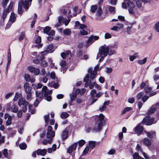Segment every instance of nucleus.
<instances>
[{
  "label": "nucleus",
  "mask_w": 159,
  "mask_h": 159,
  "mask_svg": "<svg viewBox=\"0 0 159 159\" xmlns=\"http://www.w3.org/2000/svg\"><path fill=\"white\" fill-rule=\"evenodd\" d=\"M159 108V102L156 103L155 105H153L148 110V114L150 115L153 113Z\"/></svg>",
  "instance_id": "obj_7"
},
{
  "label": "nucleus",
  "mask_w": 159,
  "mask_h": 159,
  "mask_svg": "<svg viewBox=\"0 0 159 159\" xmlns=\"http://www.w3.org/2000/svg\"><path fill=\"white\" fill-rule=\"evenodd\" d=\"M33 73H34L36 75H38L40 73V70L39 69L37 68L34 70Z\"/></svg>",
  "instance_id": "obj_61"
},
{
  "label": "nucleus",
  "mask_w": 159,
  "mask_h": 159,
  "mask_svg": "<svg viewBox=\"0 0 159 159\" xmlns=\"http://www.w3.org/2000/svg\"><path fill=\"white\" fill-rule=\"evenodd\" d=\"M32 86H36V88L37 89H40L42 87L43 85L42 84H40V83H38L37 84V85H36V84H32Z\"/></svg>",
  "instance_id": "obj_52"
},
{
  "label": "nucleus",
  "mask_w": 159,
  "mask_h": 159,
  "mask_svg": "<svg viewBox=\"0 0 159 159\" xmlns=\"http://www.w3.org/2000/svg\"><path fill=\"white\" fill-rule=\"evenodd\" d=\"M24 88L25 92H32V88L28 83H25L24 84Z\"/></svg>",
  "instance_id": "obj_20"
},
{
  "label": "nucleus",
  "mask_w": 159,
  "mask_h": 159,
  "mask_svg": "<svg viewBox=\"0 0 159 159\" xmlns=\"http://www.w3.org/2000/svg\"><path fill=\"white\" fill-rule=\"evenodd\" d=\"M42 90L44 92V96L46 99L48 101H51L52 99L51 95L52 93V90H48L46 86L43 87Z\"/></svg>",
  "instance_id": "obj_4"
},
{
  "label": "nucleus",
  "mask_w": 159,
  "mask_h": 159,
  "mask_svg": "<svg viewBox=\"0 0 159 159\" xmlns=\"http://www.w3.org/2000/svg\"><path fill=\"white\" fill-rule=\"evenodd\" d=\"M36 152L37 155L43 156L46 154L47 150L46 149H38L36 150Z\"/></svg>",
  "instance_id": "obj_13"
},
{
  "label": "nucleus",
  "mask_w": 159,
  "mask_h": 159,
  "mask_svg": "<svg viewBox=\"0 0 159 159\" xmlns=\"http://www.w3.org/2000/svg\"><path fill=\"white\" fill-rule=\"evenodd\" d=\"M41 100H40L39 99H38L36 98V100H35V102L34 103V105L36 107H37V106L39 104V103L40 102Z\"/></svg>",
  "instance_id": "obj_64"
},
{
  "label": "nucleus",
  "mask_w": 159,
  "mask_h": 159,
  "mask_svg": "<svg viewBox=\"0 0 159 159\" xmlns=\"http://www.w3.org/2000/svg\"><path fill=\"white\" fill-rule=\"evenodd\" d=\"M97 117L98 118V121H99V122L98 121V123H101V125L103 126L105 123V121L104 120V116L102 114H101L99 116H98Z\"/></svg>",
  "instance_id": "obj_16"
},
{
  "label": "nucleus",
  "mask_w": 159,
  "mask_h": 159,
  "mask_svg": "<svg viewBox=\"0 0 159 159\" xmlns=\"http://www.w3.org/2000/svg\"><path fill=\"white\" fill-rule=\"evenodd\" d=\"M132 28V25H131L130 26H128L127 29V32L128 34H130L131 32V30Z\"/></svg>",
  "instance_id": "obj_54"
},
{
  "label": "nucleus",
  "mask_w": 159,
  "mask_h": 159,
  "mask_svg": "<svg viewBox=\"0 0 159 159\" xmlns=\"http://www.w3.org/2000/svg\"><path fill=\"white\" fill-rule=\"evenodd\" d=\"M25 80L27 82H30V80L31 77L30 75L28 74H25L24 76Z\"/></svg>",
  "instance_id": "obj_42"
},
{
  "label": "nucleus",
  "mask_w": 159,
  "mask_h": 159,
  "mask_svg": "<svg viewBox=\"0 0 159 159\" xmlns=\"http://www.w3.org/2000/svg\"><path fill=\"white\" fill-rule=\"evenodd\" d=\"M48 61L49 63H50V66L51 68H53L54 66V64L52 63V61L50 58H49L48 59Z\"/></svg>",
  "instance_id": "obj_59"
},
{
  "label": "nucleus",
  "mask_w": 159,
  "mask_h": 159,
  "mask_svg": "<svg viewBox=\"0 0 159 159\" xmlns=\"http://www.w3.org/2000/svg\"><path fill=\"white\" fill-rule=\"evenodd\" d=\"M25 36V33L23 32H22L20 35L19 38H18V40L19 41H22L24 39Z\"/></svg>",
  "instance_id": "obj_37"
},
{
  "label": "nucleus",
  "mask_w": 159,
  "mask_h": 159,
  "mask_svg": "<svg viewBox=\"0 0 159 159\" xmlns=\"http://www.w3.org/2000/svg\"><path fill=\"white\" fill-rule=\"evenodd\" d=\"M156 122L154 118L146 117L143 119L142 121V123L145 125H151L155 123Z\"/></svg>",
  "instance_id": "obj_5"
},
{
  "label": "nucleus",
  "mask_w": 159,
  "mask_h": 159,
  "mask_svg": "<svg viewBox=\"0 0 159 159\" xmlns=\"http://www.w3.org/2000/svg\"><path fill=\"white\" fill-rule=\"evenodd\" d=\"M9 12V10H5L3 13L2 16V18L3 19H4L7 15V14Z\"/></svg>",
  "instance_id": "obj_34"
},
{
  "label": "nucleus",
  "mask_w": 159,
  "mask_h": 159,
  "mask_svg": "<svg viewBox=\"0 0 159 159\" xmlns=\"http://www.w3.org/2000/svg\"><path fill=\"white\" fill-rule=\"evenodd\" d=\"M19 147L21 149H25L27 147V145L25 143H21L19 145Z\"/></svg>",
  "instance_id": "obj_40"
},
{
  "label": "nucleus",
  "mask_w": 159,
  "mask_h": 159,
  "mask_svg": "<svg viewBox=\"0 0 159 159\" xmlns=\"http://www.w3.org/2000/svg\"><path fill=\"white\" fill-rule=\"evenodd\" d=\"M26 94V99L31 100L32 99V92H25Z\"/></svg>",
  "instance_id": "obj_25"
},
{
  "label": "nucleus",
  "mask_w": 159,
  "mask_h": 159,
  "mask_svg": "<svg viewBox=\"0 0 159 159\" xmlns=\"http://www.w3.org/2000/svg\"><path fill=\"white\" fill-rule=\"evenodd\" d=\"M132 109V108L131 107H126L122 111V114H124L126 113V112L129 111Z\"/></svg>",
  "instance_id": "obj_41"
},
{
  "label": "nucleus",
  "mask_w": 159,
  "mask_h": 159,
  "mask_svg": "<svg viewBox=\"0 0 159 159\" xmlns=\"http://www.w3.org/2000/svg\"><path fill=\"white\" fill-rule=\"evenodd\" d=\"M84 81L85 82V87H87L89 84L91 83V81L89 80V75H87L84 79Z\"/></svg>",
  "instance_id": "obj_15"
},
{
  "label": "nucleus",
  "mask_w": 159,
  "mask_h": 159,
  "mask_svg": "<svg viewBox=\"0 0 159 159\" xmlns=\"http://www.w3.org/2000/svg\"><path fill=\"white\" fill-rule=\"evenodd\" d=\"M78 143H75L70 146L67 149V152L68 153H71L74 151L76 149Z\"/></svg>",
  "instance_id": "obj_10"
},
{
  "label": "nucleus",
  "mask_w": 159,
  "mask_h": 159,
  "mask_svg": "<svg viewBox=\"0 0 159 159\" xmlns=\"http://www.w3.org/2000/svg\"><path fill=\"white\" fill-rule=\"evenodd\" d=\"M97 74V72L95 71H93V72L92 73H91L90 75V78L91 79H93L95 78L96 76V75Z\"/></svg>",
  "instance_id": "obj_39"
},
{
  "label": "nucleus",
  "mask_w": 159,
  "mask_h": 159,
  "mask_svg": "<svg viewBox=\"0 0 159 159\" xmlns=\"http://www.w3.org/2000/svg\"><path fill=\"white\" fill-rule=\"evenodd\" d=\"M18 107L14 104H13L11 107V110L12 112L16 113L18 112Z\"/></svg>",
  "instance_id": "obj_27"
},
{
  "label": "nucleus",
  "mask_w": 159,
  "mask_h": 159,
  "mask_svg": "<svg viewBox=\"0 0 159 159\" xmlns=\"http://www.w3.org/2000/svg\"><path fill=\"white\" fill-rule=\"evenodd\" d=\"M111 48H109L105 44L100 47L99 52L97 57V59H99V61L101 62L103 61L104 58L108 55L109 50H110L109 54L110 55L116 53L114 50H111Z\"/></svg>",
  "instance_id": "obj_1"
},
{
  "label": "nucleus",
  "mask_w": 159,
  "mask_h": 159,
  "mask_svg": "<svg viewBox=\"0 0 159 159\" xmlns=\"http://www.w3.org/2000/svg\"><path fill=\"white\" fill-rule=\"evenodd\" d=\"M70 101H71V103L72 102V101H74L75 100L76 98V95L74 93H73L70 95Z\"/></svg>",
  "instance_id": "obj_32"
},
{
  "label": "nucleus",
  "mask_w": 159,
  "mask_h": 159,
  "mask_svg": "<svg viewBox=\"0 0 159 159\" xmlns=\"http://www.w3.org/2000/svg\"><path fill=\"white\" fill-rule=\"evenodd\" d=\"M4 118L5 119H6L7 118L6 123V125L7 126L10 125L11 123V121L12 119L11 116L9 115H5Z\"/></svg>",
  "instance_id": "obj_21"
},
{
  "label": "nucleus",
  "mask_w": 159,
  "mask_h": 159,
  "mask_svg": "<svg viewBox=\"0 0 159 159\" xmlns=\"http://www.w3.org/2000/svg\"><path fill=\"white\" fill-rule=\"evenodd\" d=\"M143 95V92H140L139 93L137 96V98L138 100H139L142 98Z\"/></svg>",
  "instance_id": "obj_53"
},
{
  "label": "nucleus",
  "mask_w": 159,
  "mask_h": 159,
  "mask_svg": "<svg viewBox=\"0 0 159 159\" xmlns=\"http://www.w3.org/2000/svg\"><path fill=\"white\" fill-rule=\"evenodd\" d=\"M98 7L96 5H92L90 7V11L92 13H94L97 10Z\"/></svg>",
  "instance_id": "obj_31"
},
{
  "label": "nucleus",
  "mask_w": 159,
  "mask_h": 159,
  "mask_svg": "<svg viewBox=\"0 0 159 159\" xmlns=\"http://www.w3.org/2000/svg\"><path fill=\"white\" fill-rule=\"evenodd\" d=\"M135 133L138 135L142 134L143 130V127L140 125V124H139L135 127Z\"/></svg>",
  "instance_id": "obj_9"
},
{
  "label": "nucleus",
  "mask_w": 159,
  "mask_h": 159,
  "mask_svg": "<svg viewBox=\"0 0 159 159\" xmlns=\"http://www.w3.org/2000/svg\"><path fill=\"white\" fill-rule=\"evenodd\" d=\"M116 26L118 27L119 30L121 29L124 27V25L120 22H118L116 24Z\"/></svg>",
  "instance_id": "obj_44"
},
{
  "label": "nucleus",
  "mask_w": 159,
  "mask_h": 159,
  "mask_svg": "<svg viewBox=\"0 0 159 159\" xmlns=\"http://www.w3.org/2000/svg\"><path fill=\"white\" fill-rule=\"evenodd\" d=\"M30 6L29 3L27 1V0H20L18 2V13L21 15L23 13L22 6L26 10H27L28 9L29 7Z\"/></svg>",
  "instance_id": "obj_3"
},
{
  "label": "nucleus",
  "mask_w": 159,
  "mask_h": 159,
  "mask_svg": "<svg viewBox=\"0 0 159 159\" xmlns=\"http://www.w3.org/2000/svg\"><path fill=\"white\" fill-rule=\"evenodd\" d=\"M99 39V37L98 36H91L89 37L87 41V43L90 44H92L95 41Z\"/></svg>",
  "instance_id": "obj_11"
},
{
  "label": "nucleus",
  "mask_w": 159,
  "mask_h": 159,
  "mask_svg": "<svg viewBox=\"0 0 159 159\" xmlns=\"http://www.w3.org/2000/svg\"><path fill=\"white\" fill-rule=\"evenodd\" d=\"M116 152V151L115 149H112L109 151L107 154L109 155H113Z\"/></svg>",
  "instance_id": "obj_56"
},
{
  "label": "nucleus",
  "mask_w": 159,
  "mask_h": 159,
  "mask_svg": "<svg viewBox=\"0 0 159 159\" xmlns=\"http://www.w3.org/2000/svg\"><path fill=\"white\" fill-rule=\"evenodd\" d=\"M37 68H35L32 66H29L28 67V70L30 72L33 73V71L35 70Z\"/></svg>",
  "instance_id": "obj_50"
},
{
  "label": "nucleus",
  "mask_w": 159,
  "mask_h": 159,
  "mask_svg": "<svg viewBox=\"0 0 159 159\" xmlns=\"http://www.w3.org/2000/svg\"><path fill=\"white\" fill-rule=\"evenodd\" d=\"M141 141L147 147H149L151 146V143L149 139L147 138H145L141 140Z\"/></svg>",
  "instance_id": "obj_17"
},
{
  "label": "nucleus",
  "mask_w": 159,
  "mask_h": 159,
  "mask_svg": "<svg viewBox=\"0 0 159 159\" xmlns=\"http://www.w3.org/2000/svg\"><path fill=\"white\" fill-rule=\"evenodd\" d=\"M46 49L47 51L51 53L53 51V45L52 44H49L47 45Z\"/></svg>",
  "instance_id": "obj_24"
},
{
  "label": "nucleus",
  "mask_w": 159,
  "mask_h": 159,
  "mask_svg": "<svg viewBox=\"0 0 159 159\" xmlns=\"http://www.w3.org/2000/svg\"><path fill=\"white\" fill-rule=\"evenodd\" d=\"M49 132H54L53 131H52V128L50 125L48 127L47 135L48 136H49L48 135Z\"/></svg>",
  "instance_id": "obj_57"
},
{
  "label": "nucleus",
  "mask_w": 159,
  "mask_h": 159,
  "mask_svg": "<svg viewBox=\"0 0 159 159\" xmlns=\"http://www.w3.org/2000/svg\"><path fill=\"white\" fill-rule=\"evenodd\" d=\"M9 0H3L2 4L3 7L4 8L7 6Z\"/></svg>",
  "instance_id": "obj_62"
},
{
  "label": "nucleus",
  "mask_w": 159,
  "mask_h": 159,
  "mask_svg": "<svg viewBox=\"0 0 159 159\" xmlns=\"http://www.w3.org/2000/svg\"><path fill=\"white\" fill-rule=\"evenodd\" d=\"M144 90L146 93L150 92L152 90V88L150 87L146 86L144 89Z\"/></svg>",
  "instance_id": "obj_49"
},
{
  "label": "nucleus",
  "mask_w": 159,
  "mask_h": 159,
  "mask_svg": "<svg viewBox=\"0 0 159 159\" xmlns=\"http://www.w3.org/2000/svg\"><path fill=\"white\" fill-rule=\"evenodd\" d=\"M101 123H98V125L97 127H94L93 128L92 131L93 132H97L101 131L102 129L103 126L101 125Z\"/></svg>",
  "instance_id": "obj_18"
},
{
  "label": "nucleus",
  "mask_w": 159,
  "mask_h": 159,
  "mask_svg": "<svg viewBox=\"0 0 159 159\" xmlns=\"http://www.w3.org/2000/svg\"><path fill=\"white\" fill-rule=\"evenodd\" d=\"M154 29L157 32H159V21L155 24Z\"/></svg>",
  "instance_id": "obj_47"
},
{
  "label": "nucleus",
  "mask_w": 159,
  "mask_h": 159,
  "mask_svg": "<svg viewBox=\"0 0 159 159\" xmlns=\"http://www.w3.org/2000/svg\"><path fill=\"white\" fill-rule=\"evenodd\" d=\"M3 155H4V156H5V157H6L8 158V152H7V149H4L3 150Z\"/></svg>",
  "instance_id": "obj_48"
},
{
  "label": "nucleus",
  "mask_w": 159,
  "mask_h": 159,
  "mask_svg": "<svg viewBox=\"0 0 159 159\" xmlns=\"http://www.w3.org/2000/svg\"><path fill=\"white\" fill-rule=\"evenodd\" d=\"M43 90H42L41 91H35L36 96V98L39 99L40 100H42L43 96Z\"/></svg>",
  "instance_id": "obj_14"
},
{
  "label": "nucleus",
  "mask_w": 159,
  "mask_h": 159,
  "mask_svg": "<svg viewBox=\"0 0 159 159\" xmlns=\"http://www.w3.org/2000/svg\"><path fill=\"white\" fill-rule=\"evenodd\" d=\"M49 136H48L47 135V137L48 139H51L54 137L55 136V133L54 132H49Z\"/></svg>",
  "instance_id": "obj_38"
},
{
  "label": "nucleus",
  "mask_w": 159,
  "mask_h": 159,
  "mask_svg": "<svg viewBox=\"0 0 159 159\" xmlns=\"http://www.w3.org/2000/svg\"><path fill=\"white\" fill-rule=\"evenodd\" d=\"M18 104L20 106L22 105L24 106H27L29 104V103L24 98H21L18 100Z\"/></svg>",
  "instance_id": "obj_12"
},
{
  "label": "nucleus",
  "mask_w": 159,
  "mask_h": 159,
  "mask_svg": "<svg viewBox=\"0 0 159 159\" xmlns=\"http://www.w3.org/2000/svg\"><path fill=\"white\" fill-rule=\"evenodd\" d=\"M122 7L125 9L128 8V11L129 13L133 15L135 14L134 9L135 7V5L133 2L130 0H125L122 3Z\"/></svg>",
  "instance_id": "obj_2"
},
{
  "label": "nucleus",
  "mask_w": 159,
  "mask_h": 159,
  "mask_svg": "<svg viewBox=\"0 0 159 159\" xmlns=\"http://www.w3.org/2000/svg\"><path fill=\"white\" fill-rule=\"evenodd\" d=\"M40 65L43 67H46L48 66V62L44 60H40Z\"/></svg>",
  "instance_id": "obj_26"
},
{
  "label": "nucleus",
  "mask_w": 159,
  "mask_h": 159,
  "mask_svg": "<svg viewBox=\"0 0 159 159\" xmlns=\"http://www.w3.org/2000/svg\"><path fill=\"white\" fill-rule=\"evenodd\" d=\"M79 146L80 147H82L85 143V141L83 139L80 140L78 141Z\"/></svg>",
  "instance_id": "obj_43"
},
{
  "label": "nucleus",
  "mask_w": 159,
  "mask_h": 159,
  "mask_svg": "<svg viewBox=\"0 0 159 159\" xmlns=\"http://www.w3.org/2000/svg\"><path fill=\"white\" fill-rule=\"evenodd\" d=\"M140 156L139 155L138 153H135L133 155L134 159H139Z\"/></svg>",
  "instance_id": "obj_58"
},
{
  "label": "nucleus",
  "mask_w": 159,
  "mask_h": 159,
  "mask_svg": "<svg viewBox=\"0 0 159 159\" xmlns=\"http://www.w3.org/2000/svg\"><path fill=\"white\" fill-rule=\"evenodd\" d=\"M89 148L88 147H86L85 149H84V150L82 154V156H83V155H85L86 154H87L88 152V151H89Z\"/></svg>",
  "instance_id": "obj_60"
},
{
  "label": "nucleus",
  "mask_w": 159,
  "mask_h": 159,
  "mask_svg": "<svg viewBox=\"0 0 159 159\" xmlns=\"http://www.w3.org/2000/svg\"><path fill=\"white\" fill-rule=\"evenodd\" d=\"M61 137L63 140H66L68 137V131L65 129L62 132Z\"/></svg>",
  "instance_id": "obj_22"
},
{
  "label": "nucleus",
  "mask_w": 159,
  "mask_h": 159,
  "mask_svg": "<svg viewBox=\"0 0 159 159\" xmlns=\"http://www.w3.org/2000/svg\"><path fill=\"white\" fill-rule=\"evenodd\" d=\"M138 56V54L137 53H135L134 55L130 56L129 57V60L131 61H133Z\"/></svg>",
  "instance_id": "obj_36"
},
{
  "label": "nucleus",
  "mask_w": 159,
  "mask_h": 159,
  "mask_svg": "<svg viewBox=\"0 0 159 159\" xmlns=\"http://www.w3.org/2000/svg\"><path fill=\"white\" fill-rule=\"evenodd\" d=\"M89 146L90 148H93L95 146V143L94 141H90L89 142Z\"/></svg>",
  "instance_id": "obj_51"
},
{
  "label": "nucleus",
  "mask_w": 159,
  "mask_h": 159,
  "mask_svg": "<svg viewBox=\"0 0 159 159\" xmlns=\"http://www.w3.org/2000/svg\"><path fill=\"white\" fill-rule=\"evenodd\" d=\"M69 116V115L66 112H62L60 115V117L63 119H66Z\"/></svg>",
  "instance_id": "obj_29"
},
{
  "label": "nucleus",
  "mask_w": 159,
  "mask_h": 159,
  "mask_svg": "<svg viewBox=\"0 0 159 159\" xmlns=\"http://www.w3.org/2000/svg\"><path fill=\"white\" fill-rule=\"evenodd\" d=\"M41 41V37L39 36H37L36 37L35 42L37 43H39Z\"/></svg>",
  "instance_id": "obj_46"
},
{
  "label": "nucleus",
  "mask_w": 159,
  "mask_h": 159,
  "mask_svg": "<svg viewBox=\"0 0 159 159\" xmlns=\"http://www.w3.org/2000/svg\"><path fill=\"white\" fill-rule=\"evenodd\" d=\"M63 32L65 35H69L71 33V31L70 29L66 28L64 30Z\"/></svg>",
  "instance_id": "obj_33"
},
{
  "label": "nucleus",
  "mask_w": 159,
  "mask_h": 159,
  "mask_svg": "<svg viewBox=\"0 0 159 159\" xmlns=\"http://www.w3.org/2000/svg\"><path fill=\"white\" fill-rule=\"evenodd\" d=\"M50 52L48 51H47L46 49L45 51L42 52H41V54H39L38 57H39V60H44L45 59V57L44 56L46 55L47 54H48Z\"/></svg>",
  "instance_id": "obj_19"
},
{
  "label": "nucleus",
  "mask_w": 159,
  "mask_h": 159,
  "mask_svg": "<svg viewBox=\"0 0 159 159\" xmlns=\"http://www.w3.org/2000/svg\"><path fill=\"white\" fill-rule=\"evenodd\" d=\"M80 33L82 35H87L88 34V32L84 29L81 30L80 31Z\"/></svg>",
  "instance_id": "obj_45"
},
{
  "label": "nucleus",
  "mask_w": 159,
  "mask_h": 159,
  "mask_svg": "<svg viewBox=\"0 0 159 159\" xmlns=\"http://www.w3.org/2000/svg\"><path fill=\"white\" fill-rule=\"evenodd\" d=\"M147 58H145L143 59L139 60L137 61V62L140 65L144 64L146 62Z\"/></svg>",
  "instance_id": "obj_35"
},
{
  "label": "nucleus",
  "mask_w": 159,
  "mask_h": 159,
  "mask_svg": "<svg viewBox=\"0 0 159 159\" xmlns=\"http://www.w3.org/2000/svg\"><path fill=\"white\" fill-rule=\"evenodd\" d=\"M16 17L14 13H12L11 14L9 21L7 24L6 27L7 28H9L11 25L16 21Z\"/></svg>",
  "instance_id": "obj_6"
},
{
  "label": "nucleus",
  "mask_w": 159,
  "mask_h": 159,
  "mask_svg": "<svg viewBox=\"0 0 159 159\" xmlns=\"http://www.w3.org/2000/svg\"><path fill=\"white\" fill-rule=\"evenodd\" d=\"M115 9L114 7L109 6V11L110 13L112 14H114L116 13Z\"/></svg>",
  "instance_id": "obj_28"
},
{
  "label": "nucleus",
  "mask_w": 159,
  "mask_h": 159,
  "mask_svg": "<svg viewBox=\"0 0 159 159\" xmlns=\"http://www.w3.org/2000/svg\"><path fill=\"white\" fill-rule=\"evenodd\" d=\"M111 34L109 33H106L104 35V38L106 39L111 38Z\"/></svg>",
  "instance_id": "obj_63"
},
{
  "label": "nucleus",
  "mask_w": 159,
  "mask_h": 159,
  "mask_svg": "<svg viewBox=\"0 0 159 159\" xmlns=\"http://www.w3.org/2000/svg\"><path fill=\"white\" fill-rule=\"evenodd\" d=\"M103 2V0H100L98 3V5L99 7L98 8L96 13V16H97L96 19L97 20L100 19V17H99L102 14V8L100 7V6L102 5Z\"/></svg>",
  "instance_id": "obj_8"
},
{
  "label": "nucleus",
  "mask_w": 159,
  "mask_h": 159,
  "mask_svg": "<svg viewBox=\"0 0 159 159\" xmlns=\"http://www.w3.org/2000/svg\"><path fill=\"white\" fill-rule=\"evenodd\" d=\"M144 132L146 134L147 137L150 139L153 137L156 133L155 131H151L150 132H147L146 130L144 131Z\"/></svg>",
  "instance_id": "obj_23"
},
{
  "label": "nucleus",
  "mask_w": 159,
  "mask_h": 159,
  "mask_svg": "<svg viewBox=\"0 0 159 159\" xmlns=\"http://www.w3.org/2000/svg\"><path fill=\"white\" fill-rule=\"evenodd\" d=\"M134 1H136V4L137 7L138 8H140L142 7V0H133Z\"/></svg>",
  "instance_id": "obj_30"
},
{
  "label": "nucleus",
  "mask_w": 159,
  "mask_h": 159,
  "mask_svg": "<svg viewBox=\"0 0 159 159\" xmlns=\"http://www.w3.org/2000/svg\"><path fill=\"white\" fill-rule=\"evenodd\" d=\"M50 27L49 26H46L43 29V32L44 33L48 34L50 30Z\"/></svg>",
  "instance_id": "obj_55"
}]
</instances>
